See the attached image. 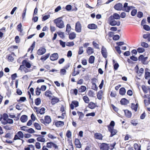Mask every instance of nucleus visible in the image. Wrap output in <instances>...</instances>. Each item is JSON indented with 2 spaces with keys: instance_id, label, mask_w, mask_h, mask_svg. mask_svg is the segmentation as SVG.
I'll list each match as a JSON object with an SVG mask.
<instances>
[{
  "instance_id": "obj_5",
  "label": "nucleus",
  "mask_w": 150,
  "mask_h": 150,
  "mask_svg": "<svg viewBox=\"0 0 150 150\" xmlns=\"http://www.w3.org/2000/svg\"><path fill=\"white\" fill-rule=\"evenodd\" d=\"M82 26L79 21H77L75 24V30L77 33H80L81 31Z\"/></svg>"
},
{
  "instance_id": "obj_60",
  "label": "nucleus",
  "mask_w": 150,
  "mask_h": 150,
  "mask_svg": "<svg viewBox=\"0 0 150 150\" xmlns=\"http://www.w3.org/2000/svg\"><path fill=\"white\" fill-rule=\"evenodd\" d=\"M74 45V43L73 41L71 42H68L66 43V45L67 46L70 47L73 46Z\"/></svg>"
},
{
  "instance_id": "obj_30",
  "label": "nucleus",
  "mask_w": 150,
  "mask_h": 150,
  "mask_svg": "<svg viewBox=\"0 0 150 150\" xmlns=\"http://www.w3.org/2000/svg\"><path fill=\"white\" fill-rule=\"evenodd\" d=\"M115 125V122L114 121H111L110 124L108 126V129H114V126Z\"/></svg>"
},
{
  "instance_id": "obj_7",
  "label": "nucleus",
  "mask_w": 150,
  "mask_h": 150,
  "mask_svg": "<svg viewBox=\"0 0 150 150\" xmlns=\"http://www.w3.org/2000/svg\"><path fill=\"white\" fill-rule=\"evenodd\" d=\"M46 51V50L45 47H41L37 50V53L39 55H42L45 53Z\"/></svg>"
},
{
  "instance_id": "obj_55",
  "label": "nucleus",
  "mask_w": 150,
  "mask_h": 150,
  "mask_svg": "<svg viewBox=\"0 0 150 150\" xmlns=\"http://www.w3.org/2000/svg\"><path fill=\"white\" fill-rule=\"evenodd\" d=\"M142 88L144 93H148L147 88L145 85H142Z\"/></svg>"
},
{
  "instance_id": "obj_44",
  "label": "nucleus",
  "mask_w": 150,
  "mask_h": 150,
  "mask_svg": "<svg viewBox=\"0 0 150 150\" xmlns=\"http://www.w3.org/2000/svg\"><path fill=\"white\" fill-rule=\"evenodd\" d=\"M22 24L21 23H19L17 26V30L20 33H22L23 30L22 29Z\"/></svg>"
},
{
  "instance_id": "obj_40",
  "label": "nucleus",
  "mask_w": 150,
  "mask_h": 150,
  "mask_svg": "<svg viewBox=\"0 0 150 150\" xmlns=\"http://www.w3.org/2000/svg\"><path fill=\"white\" fill-rule=\"evenodd\" d=\"M33 125L36 129L38 130H40L41 129V126L38 123L35 122L34 123Z\"/></svg>"
},
{
  "instance_id": "obj_23",
  "label": "nucleus",
  "mask_w": 150,
  "mask_h": 150,
  "mask_svg": "<svg viewBox=\"0 0 150 150\" xmlns=\"http://www.w3.org/2000/svg\"><path fill=\"white\" fill-rule=\"evenodd\" d=\"M50 55V53L46 54H45L42 56L40 58V59L42 60V62H44L49 57Z\"/></svg>"
},
{
  "instance_id": "obj_8",
  "label": "nucleus",
  "mask_w": 150,
  "mask_h": 150,
  "mask_svg": "<svg viewBox=\"0 0 150 150\" xmlns=\"http://www.w3.org/2000/svg\"><path fill=\"white\" fill-rule=\"evenodd\" d=\"M101 53L103 57L105 58L107 57L108 55L107 50L103 46H102Z\"/></svg>"
},
{
  "instance_id": "obj_19",
  "label": "nucleus",
  "mask_w": 150,
  "mask_h": 150,
  "mask_svg": "<svg viewBox=\"0 0 150 150\" xmlns=\"http://www.w3.org/2000/svg\"><path fill=\"white\" fill-rule=\"evenodd\" d=\"M124 112L125 115L128 118H130L132 115L131 112L128 110H123Z\"/></svg>"
},
{
  "instance_id": "obj_52",
  "label": "nucleus",
  "mask_w": 150,
  "mask_h": 150,
  "mask_svg": "<svg viewBox=\"0 0 150 150\" xmlns=\"http://www.w3.org/2000/svg\"><path fill=\"white\" fill-rule=\"evenodd\" d=\"M2 117L4 121H6L8 118V116L7 113H5L3 114Z\"/></svg>"
},
{
  "instance_id": "obj_36",
  "label": "nucleus",
  "mask_w": 150,
  "mask_h": 150,
  "mask_svg": "<svg viewBox=\"0 0 150 150\" xmlns=\"http://www.w3.org/2000/svg\"><path fill=\"white\" fill-rule=\"evenodd\" d=\"M16 135H17L19 137V139H21L23 138L24 137V135L23 133V132L21 131H18L17 134Z\"/></svg>"
},
{
  "instance_id": "obj_20",
  "label": "nucleus",
  "mask_w": 150,
  "mask_h": 150,
  "mask_svg": "<svg viewBox=\"0 0 150 150\" xmlns=\"http://www.w3.org/2000/svg\"><path fill=\"white\" fill-rule=\"evenodd\" d=\"M44 135H40L37 138L36 140L38 142H45V139L44 138Z\"/></svg>"
},
{
  "instance_id": "obj_15",
  "label": "nucleus",
  "mask_w": 150,
  "mask_h": 150,
  "mask_svg": "<svg viewBox=\"0 0 150 150\" xmlns=\"http://www.w3.org/2000/svg\"><path fill=\"white\" fill-rule=\"evenodd\" d=\"M108 130L110 133V134L109 136V137H113L116 134L117 132V130L116 129H110Z\"/></svg>"
},
{
  "instance_id": "obj_46",
  "label": "nucleus",
  "mask_w": 150,
  "mask_h": 150,
  "mask_svg": "<svg viewBox=\"0 0 150 150\" xmlns=\"http://www.w3.org/2000/svg\"><path fill=\"white\" fill-rule=\"evenodd\" d=\"M83 99L84 101V102L86 103H89V98L87 96H84L83 98Z\"/></svg>"
},
{
  "instance_id": "obj_61",
  "label": "nucleus",
  "mask_w": 150,
  "mask_h": 150,
  "mask_svg": "<svg viewBox=\"0 0 150 150\" xmlns=\"http://www.w3.org/2000/svg\"><path fill=\"white\" fill-rule=\"evenodd\" d=\"M26 132L30 134L33 133L35 132V130L32 128H30L27 129L26 130Z\"/></svg>"
},
{
  "instance_id": "obj_21",
  "label": "nucleus",
  "mask_w": 150,
  "mask_h": 150,
  "mask_svg": "<svg viewBox=\"0 0 150 150\" xmlns=\"http://www.w3.org/2000/svg\"><path fill=\"white\" fill-rule=\"evenodd\" d=\"M112 63L114 67V69L115 71H116L118 69L119 65L118 63L115 60H112Z\"/></svg>"
},
{
  "instance_id": "obj_49",
  "label": "nucleus",
  "mask_w": 150,
  "mask_h": 150,
  "mask_svg": "<svg viewBox=\"0 0 150 150\" xmlns=\"http://www.w3.org/2000/svg\"><path fill=\"white\" fill-rule=\"evenodd\" d=\"M50 15L49 14H48L47 15H45L44 16H43L42 18V21H44L50 18Z\"/></svg>"
},
{
  "instance_id": "obj_10",
  "label": "nucleus",
  "mask_w": 150,
  "mask_h": 150,
  "mask_svg": "<svg viewBox=\"0 0 150 150\" xmlns=\"http://www.w3.org/2000/svg\"><path fill=\"white\" fill-rule=\"evenodd\" d=\"M50 99L51 100V103L52 105H54L59 101V99L54 96H52V98H50Z\"/></svg>"
},
{
  "instance_id": "obj_25",
  "label": "nucleus",
  "mask_w": 150,
  "mask_h": 150,
  "mask_svg": "<svg viewBox=\"0 0 150 150\" xmlns=\"http://www.w3.org/2000/svg\"><path fill=\"white\" fill-rule=\"evenodd\" d=\"M138 104L137 103L136 104L134 103H132L131 104V108L132 110H134L135 112H136L137 110Z\"/></svg>"
},
{
  "instance_id": "obj_33",
  "label": "nucleus",
  "mask_w": 150,
  "mask_h": 150,
  "mask_svg": "<svg viewBox=\"0 0 150 150\" xmlns=\"http://www.w3.org/2000/svg\"><path fill=\"white\" fill-rule=\"evenodd\" d=\"M62 21H63L61 19V18L60 17L54 20V23L56 25L61 22Z\"/></svg>"
},
{
  "instance_id": "obj_54",
  "label": "nucleus",
  "mask_w": 150,
  "mask_h": 150,
  "mask_svg": "<svg viewBox=\"0 0 150 150\" xmlns=\"http://www.w3.org/2000/svg\"><path fill=\"white\" fill-rule=\"evenodd\" d=\"M137 13V9H133L131 13V14L132 16H135Z\"/></svg>"
},
{
  "instance_id": "obj_41",
  "label": "nucleus",
  "mask_w": 150,
  "mask_h": 150,
  "mask_svg": "<svg viewBox=\"0 0 150 150\" xmlns=\"http://www.w3.org/2000/svg\"><path fill=\"white\" fill-rule=\"evenodd\" d=\"M91 83L93 86L92 87V89L93 90L97 91L98 88L96 83L93 82H92Z\"/></svg>"
},
{
  "instance_id": "obj_14",
  "label": "nucleus",
  "mask_w": 150,
  "mask_h": 150,
  "mask_svg": "<svg viewBox=\"0 0 150 150\" xmlns=\"http://www.w3.org/2000/svg\"><path fill=\"white\" fill-rule=\"evenodd\" d=\"M87 28L91 30H94L97 29L98 28L97 26L94 23H90L87 25Z\"/></svg>"
},
{
  "instance_id": "obj_12",
  "label": "nucleus",
  "mask_w": 150,
  "mask_h": 150,
  "mask_svg": "<svg viewBox=\"0 0 150 150\" xmlns=\"http://www.w3.org/2000/svg\"><path fill=\"white\" fill-rule=\"evenodd\" d=\"M22 64L24 67H25L28 68H30L31 67L30 63L28 62L26 59H24L23 61Z\"/></svg>"
},
{
  "instance_id": "obj_39",
  "label": "nucleus",
  "mask_w": 150,
  "mask_h": 150,
  "mask_svg": "<svg viewBox=\"0 0 150 150\" xmlns=\"http://www.w3.org/2000/svg\"><path fill=\"white\" fill-rule=\"evenodd\" d=\"M77 113L79 116V120H81V119L83 118L84 117V114L82 112L79 111L77 112Z\"/></svg>"
},
{
  "instance_id": "obj_38",
  "label": "nucleus",
  "mask_w": 150,
  "mask_h": 150,
  "mask_svg": "<svg viewBox=\"0 0 150 150\" xmlns=\"http://www.w3.org/2000/svg\"><path fill=\"white\" fill-rule=\"evenodd\" d=\"M41 103V99L39 98H36L35 100V104L38 106Z\"/></svg>"
},
{
  "instance_id": "obj_35",
  "label": "nucleus",
  "mask_w": 150,
  "mask_h": 150,
  "mask_svg": "<svg viewBox=\"0 0 150 150\" xmlns=\"http://www.w3.org/2000/svg\"><path fill=\"white\" fill-rule=\"evenodd\" d=\"M103 93V91L102 90H100L98 93L97 95V98L99 100H101L102 99V94Z\"/></svg>"
},
{
  "instance_id": "obj_53",
  "label": "nucleus",
  "mask_w": 150,
  "mask_h": 150,
  "mask_svg": "<svg viewBox=\"0 0 150 150\" xmlns=\"http://www.w3.org/2000/svg\"><path fill=\"white\" fill-rule=\"evenodd\" d=\"M26 100V98L25 97H20V99L18 100H17V101L18 102H24Z\"/></svg>"
},
{
  "instance_id": "obj_42",
  "label": "nucleus",
  "mask_w": 150,
  "mask_h": 150,
  "mask_svg": "<svg viewBox=\"0 0 150 150\" xmlns=\"http://www.w3.org/2000/svg\"><path fill=\"white\" fill-rule=\"evenodd\" d=\"M59 28H62L64 27V22L62 21L61 22L56 25Z\"/></svg>"
},
{
  "instance_id": "obj_28",
  "label": "nucleus",
  "mask_w": 150,
  "mask_h": 150,
  "mask_svg": "<svg viewBox=\"0 0 150 150\" xmlns=\"http://www.w3.org/2000/svg\"><path fill=\"white\" fill-rule=\"evenodd\" d=\"M126 92L125 88L124 87L120 88L119 89V94L123 96L125 95Z\"/></svg>"
},
{
  "instance_id": "obj_13",
  "label": "nucleus",
  "mask_w": 150,
  "mask_h": 150,
  "mask_svg": "<svg viewBox=\"0 0 150 150\" xmlns=\"http://www.w3.org/2000/svg\"><path fill=\"white\" fill-rule=\"evenodd\" d=\"M94 137L96 139L100 140H102L103 137L101 134L96 132L94 134Z\"/></svg>"
},
{
  "instance_id": "obj_4",
  "label": "nucleus",
  "mask_w": 150,
  "mask_h": 150,
  "mask_svg": "<svg viewBox=\"0 0 150 150\" xmlns=\"http://www.w3.org/2000/svg\"><path fill=\"white\" fill-rule=\"evenodd\" d=\"M101 150H108L110 149L109 144L106 143H103L100 146Z\"/></svg>"
},
{
  "instance_id": "obj_62",
  "label": "nucleus",
  "mask_w": 150,
  "mask_h": 150,
  "mask_svg": "<svg viewBox=\"0 0 150 150\" xmlns=\"http://www.w3.org/2000/svg\"><path fill=\"white\" fill-rule=\"evenodd\" d=\"M66 72V70L65 69H64L63 68L61 69L60 71V73L61 75H65Z\"/></svg>"
},
{
  "instance_id": "obj_18",
  "label": "nucleus",
  "mask_w": 150,
  "mask_h": 150,
  "mask_svg": "<svg viewBox=\"0 0 150 150\" xmlns=\"http://www.w3.org/2000/svg\"><path fill=\"white\" fill-rule=\"evenodd\" d=\"M75 144L76 147L78 148L81 147V145L79 140L77 138H75Z\"/></svg>"
},
{
  "instance_id": "obj_50",
  "label": "nucleus",
  "mask_w": 150,
  "mask_h": 150,
  "mask_svg": "<svg viewBox=\"0 0 150 150\" xmlns=\"http://www.w3.org/2000/svg\"><path fill=\"white\" fill-rule=\"evenodd\" d=\"M150 77V72L149 71H145L144 77L146 79H147L148 78Z\"/></svg>"
},
{
  "instance_id": "obj_31",
  "label": "nucleus",
  "mask_w": 150,
  "mask_h": 150,
  "mask_svg": "<svg viewBox=\"0 0 150 150\" xmlns=\"http://www.w3.org/2000/svg\"><path fill=\"white\" fill-rule=\"evenodd\" d=\"M76 37V34L74 32L70 33L69 36V38L70 40H72L75 39Z\"/></svg>"
},
{
  "instance_id": "obj_51",
  "label": "nucleus",
  "mask_w": 150,
  "mask_h": 150,
  "mask_svg": "<svg viewBox=\"0 0 150 150\" xmlns=\"http://www.w3.org/2000/svg\"><path fill=\"white\" fill-rule=\"evenodd\" d=\"M120 38V36L118 35H114L112 37L113 40L115 41L118 40Z\"/></svg>"
},
{
  "instance_id": "obj_34",
  "label": "nucleus",
  "mask_w": 150,
  "mask_h": 150,
  "mask_svg": "<svg viewBox=\"0 0 150 150\" xmlns=\"http://www.w3.org/2000/svg\"><path fill=\"white\" fill-rule=\"evenodd\" d=\"M50 94L52 95V93L50 91L48 90L45 92V95L46 97H49L50 99V98L52 97V96L50 95Z\"/></svg>"
},
{
  "instance_id": "obj_56",
  "label": "nucleus",
  "mask_w": 150,
  "mask_h": 150,
  "mask_svg": "<svg viewBox=\"0 0 150 150\" xmlns=\"http://www.w3.org/2000/svg\"><path fill=\"white\" fill-rule=\"evenodd\" d=\"M143 29L147 31H149L150 30V27L149 26L145 24L143 26Z\"/></svg>"
},
{
  "instance_id": "obj_26",
  "label": "nucleus",
  "mask_w": 150,
  "mask_h": 150,
  "mask_svg": "<svg viewBox=\"0 0 150 150\" xmlns=\"http://www.w3.org/2000/svg\"><path fill=\"white\" fill-rule=\"evenodd\" d=\"M55 125L57 127H59L60 126H63L64 125V123L63 121H57L55 122Z\"/></svg>"
},
{
  "instance_id": "obj_24",
  "label": "nucleus",
  "mask_w": 150,
  "mask_h": 150,
  "mask_svg": "<svg viewBox=\"0 0 150 150\" xmlns=\"http://www.w3.org/2000/svg\"><path fill=\"white\" fill-rule=\"evenodd\" d=\"M28 116L25 115H22L20 118V120L22 122H26L28 120Z\"/></svg>"
},
{
  "instance_id": "obj_29",
  "label": "nucleus",
  "mask_w": 150,
  "mask_h": 150,
  "mask_svg": "<svg viewBox=\"0 0 150 150\" xmlns=\"http://www.w3.org/2000/svg\"><path fill=\"white\" fill-rule=\"evenodd\" d=\"M94 52L93 49L91 47H88L87 48L86 50V52L88 54L90 55L92 54Z\"/></svg>"
},
{
  "instance_id": "obj_16",
  "label": "nucleus",
  "mask_w": 150,
  "mask_h": 150,
  "mask_svg": "<svg viewBox=\"0 0 150 150\" xmlns=\"http://www.w3.org/2000/svg\"><path fill=\"white\" fill-rule=\"evenodd\" d=\"M109 17L116 20H119L120 18V15L117 13H114L113 15L110 16Z\"/></svg>"
},
{
  "instance_id": "obj_58",
  "label": "nucleus",
  "mask_w": 150,
  "mask_h": 150,
  "mask_svg": "<svg viewBox=\"0 0 150 150\" xmlns=\"http://www.w3.org/2000/svg\"><path fill=\"white\" fill-rule=\"evenodd\" d=\"M130 59L132 60L135 62L137 61L138 60L137 58L133 54L132 55V56L130 57Z\"/></svg>"
},
{
  "instance_id": "obj_6",
  "label": "nucleus",
  "mask_w": 150,
  "mask_h": 150,
  "mask_svg": "<svg viewBox=\"0 0 150 150\" xmlns=\"http://www.w3.org/2000/svg\"><path fill=\"white\" fill-rule=\"evenodd\" d=\"M79 106V103L76 100H73L71 103L69 105L70 108L71 110H73L74 107H77Z\"/></svg>"
},
{
  "instance_id": "obj_17",
  "label": "nucleus",
  "mask_w": 150,
  "mask_h": 150,
  "mask_svg": "<svg viewBox=\"0 0 150 150\" xmlns=\"http://www.w3.org/2000/svg\"><path fill=\"white\" fill-rule=\"evenodd\" d=\"M120 104L122 105H126L129 103V101L125 98H122L120 101Z\"/></svg>"
},
{
  "instance_id": "obj_48",
  "label": "nucleus",
  "mask_w": 150,
  "mask_h": 150,
  "mask_svg": "<svg viewBox=\"0 0 150 150\" xmlns=\"http://www.w3.org/2000/svg\"><path fill=\"white\" fill-rule=\"evenodd\" d=\"M137 122V120H131L130 123L133 126H135L138 124Z\"/></svg>"
},
{
  "instance_id": "obj_11",
  "label": "nucleus",
  "mask_w": 150,
  "mask_h": 150,
  "mask_svg": "<svg viewBox=\"0 0 150 150\" xmlns=\"http://www.w3.org/2000/svg\"><path fill=\"white\" fill-rule=\"evenodd\" d=\"M59 58L58 54L57 53L52 54L50 56V59L52 61L57 60Z\"/></svg>"
},
{
  "instance_id": "obj_45",
  "label": "nucleus",
  "mask_w": 150,
  "mask_h": 150,
  "mask_svg": "<svg viewBox=\"0 0 150 150\" xmlns=\"http://www.w3.org/2000/svg\"><path fill=\"white\" fill-rule=\"evenodd\" d=\"M137 50L138 52L139 53H142L145 51V50L144 48L141 47H138Z\"/></svg>"
},
{
  "instance_id": "obj_2",
  "label": "nucleus",
  "mask_w": 150,
  "mask_h": 150,
  "mask_svg": "<svg viewBox=\"0 0 150 150\" xmlns=\"http://www.w3.org/2000/svg\"><path fill=\"white\" fill-rule=\"evenodd\" d=\"M128 3L127 2L124 3L123 6L122 11L127 12H129V11L133 8H134L135 7L133 6H128Z\"/></svg>"
},
{
  "instance_id": "obj_27",
  "label": "nucleus",
  "mask_w": 150,
  "mask_h": 150,
  "mask_svg": "<svg viewBox=\"0 0 150 150\" xmlns=\"http://www.w3.org/2000/svg\"><path fill=\"white\" fill-rule=\"evenodd\" d=\"M88 106L91 109H93L96 107V106L94 103L91 102L88 103Z\"/></svg>"
},
{
  "instance_id": "obj_9",
  "label": "nucleus",
  "mask_w": 150,
  "mask_h": 150,
  "mask_svg": "<svg viewBox=\"0 0 150 150\" xmlns=\"http://www.w3.org/2000/svg\"><path fill=\"white\" fill-rule=\"evenodd\" d=\"M114 8L117 11L122 10L123 5L122 4L118 3L115 4L114 6Z\"/></svg>"
},
{
  "instance_id": "obj_47",
  "label": "nucleus",
  "mask_w": 150,
  "mask_h": 150,
  "mask_svg": "<svg viewBox=\"0 0 150 150\" xmlns=\"http://www.w3.org/2000/svg\"><path fill=\"white\" fill-rule=\"evenodd\" d=\"M134 146L135 150H141L140 145H139L137 144H134Z\"/></svg>"
},
{
  "instance_id": "obj_37",
  "label": "nucleus",
  "mask_w": 150,
  "mask_h": 150,
  "mask_svg": "<svg viewBox=\"0 0 150 150\" xmlns=\"http://www.w3.org/2000/svg\"><path fill=\"white\" fill-rule=\"evenodd\" d=\"M86 89V87L85 86H81L79 89V91L80 92H83L85 91Z\"/></svg>"
},
{
  "instance_id": "obj_59",
  "label": "nucleus",
  "mask_w": 150,
  "mask_h": 150,
  "mask_svg": "<svg viewBox=\"0 0 150 150\" xmlns=\"http://www.w3.org/2000/svg\"><path fill=\"white\" fill-rule=\"evenodd\" d=\"M41 90L40 89V88H39L38 87H37L35 90V93L36 94V95L38 96L40 95L41 92L40 91Z\"/></svg>"
},
{
  "instance_id": "obj_64",
  "label": "nucleus",
  "mask_w": 150,
  "mask_h": 150,
  "mask_svg": "<svg viewBox=\"0 0 150 150\" xmlns=\"http://www.w3.org/2000/svg\"><path fill=\"white\" fill-rule=\"evenodd\" d=\"M72 8V6L70 4L67 5L65 7V8L67 11H70Z\"/></svg>"
},
{
  "instance_id": "obj_43",
  "label": "nucleus",
  "mask_w": 150,
  "mask_h": 150,
  "mask_svg": "<svg viewBox=\"0 0 150 150\" xmlns=\"http://www.w3.org/2000/svg\"><path fill=\"white\" fill-rule=\"evenodd\" d=\"M141 45L142 47L145 48H147L149 47V45L148 43L146 42H141Z\"/></svg>"
},
{
  "instance_id": "obj_57",
  "label": "nucleus",
  "mask_w": 150,
  "mask_h": 150,
  "mask_svg": "<svg viewBox=\"0 0 150 150\" xmlns=\"http://www.w3.org/2000/svg\"><path fill=\"white\" fill-rule=\"evenodd\" d=\"M57 33L59 36L62 38H64V33L63 32H58Z\"/></svg>"
},
{
  "instance_id": "obj_22",
  "label": "nucleus",
  "mask_w": 150,
  "mask_h": 150,
  "mask_svg": "<svg viewBox=\"0 0 150 150\" xmlns=\"http://www.w3.org/2000/svg\"><path fill=\"white\" fill-rule=\"evenodd\" d=\"M44 120L45 121L46 124H49L52 121V120L50 117L47 115H46L45 116Z\"/></svg>"
},
{
  "instance_id": "obj_1",
  "label": "nucleus",
  "mask_w": 150,
  "mask_h": 150,
  "mask_svg": "<svg viewBox=\"0 0 150 150\" xmlns=\"http://www.w3.org/2000/svg\"><path fill=\"white\" fill-rule=\"evenodd\" d=\"M115 20L113 18L109 17L108 19L109 24L112 26H120V22L119 21H115Z\"/></svg>"
},
{
  "instance_id": "obj_3",
  "label": "nucleus",
  "mask_w": 150,
  "mask_h": 150,
  "mask_svg": "<svg viewBox=\"0 0 150 150\" xmlns=\"http://www.w3.org/2000/svg\"><path fill=\"white\" fill-rule=\"evenodd\" d=\"M46 144V147L48 148H51L52 147L55 149H58V146L52 142L50 141L47 142Z\"/></svg>"
},
{
  "instance_id": "obj_63",
  "label": "nucleus",
  "mask_w": 150,
  "mask_h": 150,
  "mask_svg": "<svg viewBox=\"0 0 150 150\" xmlns=\"http://www.w3.org/2000/svg\"><path fill=\"white\" fill-rule=\"evenodd\" d=\"M59 41L60 45H61L62 47L64 48L65 47V42L62 41V40H59Z\"/></svg>"
},
{
  "instance_id": "obj_32",
  "label": "nucleus",
  "mask_w": 150,
  "mask_h": 150,
  "mask_svg": "<svg viewBox=\"0 0 150 150\" xmlns=\"http://www.w3.org/2000/svg\"><path fill=\"white\" fill-rule=\"evenodd\" d=\"M95 57L91 55L90 56L88 59V62L90 64H93L94 63L95 61Z\"/></svg>"
}]
</instances>
